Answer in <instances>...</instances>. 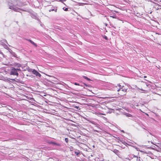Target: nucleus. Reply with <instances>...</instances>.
I'll return each instance as SVG.
<instances>
[{
	"label": "nucleus",
	"instance_id": "19",
	"mask_svg": "<svg viewBox=\"0 0 161 161\" xmlns=\"http://www.w3.org/2000/svg\"><path fill=\"white\" fill-rule=\"evenodd\" d=\"M147 76H144V78H147Z\"/></svg>",
	"mask_w": 161,
	"mask_h": 161
},
{
	"label": "nucleus",
	"instance_id": "10",
	"mask_svg": "<svg viewBox=\"0 0 161 161\" xmlns=\"http://www.w3.org/2000/svg\"><path fill=\"white\" fill-rule=\"evenodd\" d=\"M75 153L76 155H78L80 153V151L78 150L77 151H75Z\"/></svg>",
	"mask_w": 161,
	"mask_h": 161
},
{
	"label": "nucleus",
	"instance_id": "16",
	"mask_svg": "<svg viewBox=\"0 0 161 161\" xmlns=\"http://www.w3.org/2000/svg\"><path fill=\"white\" fill-rule=\"evenodd\" d=\"M11 80H12L13 81H16L15 80V79H10Z\"/></svg>",
	"mask_w": 161,
	"mask_h": 161
},
{
	"label": "nucleus",
	"instance_id": "7",
	"mask_svg": "<svg viewBox=\"0 0 161 161\" xmlns=\"http://www.w3.org/2000/svg\"><path fill=\"white\" fill-rule=\"evenodd\" d=\"M28 41H29L30 42H31V44H32L33 45H34V46H35L36 47H37V45L34 43L32 41H31V40L30 39H28L27 40Z\"/></svg>",
	"mask_w": 161,
	"mask_h": 161
},
{
	"label": "nucleus",
	"instance_id": "14",
	"mask_svg": "<svg viewBox=\"0 0 161 161\" xmlns=\"http://www.w3.org/2000/svg\"><path fill=\"white\" fill-rule=\"evenodd\" d=\"M74 84L75 85H77V86H80V85L78 84V83H74Z\"/></svg>",
	"mask_w": 161,
	"mask_h": 161
},
{
	"label": "nucleus",
	"instance_id": "18",
	"mask_svg": "<svg viewBox=\"0 0 161 161\" xmlns=\"http://www.w3.org/2000/svg\"><path fill=\"white\" fill-rule=\"evenodd\" d=\"M64 10H68V8H66Z\"/></svg>",
	"mask_w": 161,
	"mask_h": 161
},
{
	"label": "nucleus",
	"instance_id": "8",
	"mask_svg": "<svg viewBox=\"0 0 161 161\" xmlns=\"http://www.w3.org/2000/svg\"><path fill=\"white\" fill-rule=\"evenodd\" d=\"M114 12V15L113 16H111V17H113V18H115L116 17V15L115 14L114 12L115 13H118V11H113Z\"/></svg>",
	"mask_w": 161,
	"mask_h": 161
},
{
	"label": "nucleus",
	"instance_id": "12",
	"mask_svg": "<svg viewBox=\"0 0 161 161\" xmlns=\"http://www.w3.org/2000/svg\"><path fill=\"white\" fill-rule=\"evenodd\" d=\"M65 141L66 143H68V141H69V140H68V138H65Z\"/></svg>",
	"mask_w": 161,
	"mask_h": 161
},
{
	"label": "nucleus",
	"instance_id": "2",
	"mask_svg": "<svg viewBox=\"0 0 161 161\" xmlns=\"http://www.w3.org/2000/svg\"><path fill=\"white\" fill-rule=\"evenodd\" d=\"M114 91L118 92V94L120 96H122L125 94V93L124 92L122 91H120L121 89L120 88L118 89L117 87H116L114 88Z\"/></svg>",
	"mask_w": 161,
	"mask_h": 161
},
{
	"label": "nucleus",
	"instance_id": "1",
	"mask_svg": "<svg viewBox=\"0 0 161 161\" xmlns=\"http://www.w3.org/2000/svg\"><path fill=\"white\" fill-rule=\"evenodd\" d=\"M20 69H18L12 68L11 70L10 75H16L18 76L19 74L17 72L18 70H20Z\"/></svg>",
	"mask_w": 161,
	"mask_h": 161
},
{
	"label": "nucleus",
	"instance_id": "5",
	"mask_svg": "<svg viewBox=\"0 0 161 161\" xmlns=\"http://www.w3.org/2000/svg\"><path fill=\"white\" fill-rule=\"evenodd\" d=\"M136 156L133 154H130L129 155L128 159L129 160H131L133 158H135Z\"/></svg>",
	"mask_w": 161,
	"mask_h": 161
},
{
	"label": "nucleus",
	"instance_id": "20",
	"mask_svg": "<svg viewBox=\"0 0 161 161\" xmlns=\"http://www.w3.org/2000/svg\"><path fill=\"white\" fill-rule=\"evenodd\" d=\"M10 8V9H12V8Z\"/></svg>",
	"mask_w": 161,
	"mask_h": 161
},
{
	"label": "nucleus",
	"instance_id": "3",
	"mask_svg": "<svg viewBox=\"0 0 161 161\" xmlns=\"http://www.w3.org/2000/svg\"><path fill=\"white\" fill-rule=\"evenodd\" d=\"M120 88L121 89L120 91H122L126 93L128 89V87L126 86H122Z\"/></svg>",
	"mask_w": 161,
	"mask_h": 161
},
{
	"label": "nucleus",
	"instance_id": "11",
	"mask_svg": "<svg viewBox=\"0 0 161 161\" xmlns=\"http://www.w3.org/2000/svg\"><path fill=\"white\" fill-rule=\"evenodd\" d=\"M83 77L85 79H86L87 80H90V79L89 78H88L86 76H83Z\"/></svg>",
	"mask_w": 161,
	"mask_h": 161
},
{
	"label": "nucleus",
	"instance_id": "13",
	"mask_svg": "<svg viewBox=\"0 0 161 161\" xmlns=\"http://www.w3.org/2000/svg\"><path fill=\"white\" fill-rule=\"evenodd\" d=\"M97 114H101V115H105V114L100 113H98Z\"/></svg>",
	"mask_w": 161,
	"mask_h": 161
},
{
	"label": "nucleus",
	"instance_id": "6",
	"mask_svg": "<svg viewBox=\"0 0 161 161\" xmlns=\"http://www.w3.org/2000/svg\"><path fill=\"white\" fill-rule=\"evenodd\" d=\"M49 143L50 144H53V145H55L58 146H60V145L59 143H58L56 142H49Z\"/></svg>",
	"mask_w": 161,
	"mask_h": 161
},
{
	"label": "nucleus",
	"instance_id": "17",
	"mask_svg": "<svg viewBox=\"0 0 161 161\" xmlns=\"http://www.w3.org/2000/svg\"><path fill=\"white\" fill-rule=\"evenodd\" d=\"M60 2H63V0H59Z\"/></svg>",
	"mask_w": 161,
	"mask_h": 161
},
{
	"label": "nucleus",
	"instance_id": "15",
	"mask_svg": "<svg viewBox=\"0 0 161 161\" xmlns=\"http://www.w3.org/2000/svg\"><path fill=\"white\" fill-rule=\"evenodd\" d=\"M104 38L107 40H108V38L106 36H105V37H104Z\"/></svg>",
	"mask_w": 161,
	"mask_h": 161
},
{
	"label": "nucleus",
	"instance_id": "4",
	"mask_svg": "<svg viewBox=\"0 0 161 161\" xmlns=\"http://www.w3.org/2000/svg\"><path fill=\"white\" fill-rule=\"evenodd\" d=\"M33 74L35 75L36 76L41 77V75L35 69H33L32 71Z\"/></svg>",
	"mask_w": 161,
	"mask_h": 161
},
{
	"label": "nucleus",
	"instance_id": "9",
	"mask_svg": "<svg viewBox=\"0 0 161 161\" xmlns=\"http://www.w3.org/2000/svg\"><path fill=\"white\" fill-rule=\"evenodd\" d=\"M136 159V161H141L140 159V157L139 158L137 156H136L135 158Z\"/></svg>",
	"mask_w": 161,
	"mask_h": 161
},
{
	"label": "nucleus",
	"instance_id": "21",
	"mask_svg": "<svg viewBox=\"0 0 161 161\" xmlns=\"http://www.w3.org/2000/svg\"><path fill=\"white\" fill-rule=\"evenodd\" d=\"M66 0H63L64 1H66Z\"/></svg>",
	"mask_w": 161,
	"mask_h": 161
}]
</instances>
